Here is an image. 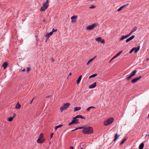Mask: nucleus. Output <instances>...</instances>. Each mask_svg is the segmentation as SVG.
Here are the masks:
<instances>
[{"mask_svg": "<svg viewBox=\"0 0 149 149\" xmlns=\"http://www.w3.org/2000/svg\"><path fill=\"white\" fill-rule=\"evenodd\" d=\"M82 132L85 134H89L93 132V128L91 127H82Z\"/></svg>", "mask_w": 149, "mask_h": 149, "instance_id": "f257e3e1", "label": "nucleus"}, {"mask_svg": "<svg viewBox=\"0 0 149 149\" xmlns=\"http://www.w3.org/2000/svg\"><path fill=\"white\" fill-rule=\"evenodd\" d=\"M49 0H47L46 2L43 3V5L42 6L40 10V11H45L47 8L48 6V3Z\"/></svg>", "mask_w": 149, "mask_h": 149, "instance_id": "f03ea898", "label": "nucleus"}, {"mask_svg": "<svg viewBox=\"0 0 149 149\" xmlns=\"http://www.w3.org/2000/svg\"><path fill=\"white\" fill-rule=\"evenodd\" d=\"M113 120L114 119L113 118H110L105 120L104 122V124L105 126L109 125L111 124Z\"/></svg>", "mask_w": 149, "mask_h": 149, "instance_id": "7ed1b4c3", "label": "nucleus"}, {"mask_svg": "<svg viewBox=\"0 0 149 149\" xmlns=\"http://www.w3.org/2000/svg\"><path fill=\"white\" fill-rule=\"evenodd\" d=\"M98 25V24L97 23L93 24L88 26L86 28V29L88 30H93Z\"/></svg>", "mask_w": 149, "mask_h": 149, "instance_id": "20e7f679", "label": "nucleus"}, {"mask_svg": "<svg viewBox=\"0 0 149 149\" xmlns=\"http://www.w3.org/2000/svg\"><path fill=\"white\" fill-rule=\"evenodd\" d=\"M70 105V103H68L64 104L63 105L60 107V110L61 111V112L63 110L66 109Z\"/></svg>", "mask_w": 149, "mask_h": 149, "instance_id": "39448f33", "label": "nucleus"}, {"mask_svg": "<svg viewBox=\"0 0 149 149\" xmlns=\"http://www.w3.org/2000/svg\"><path fill=\"white\" fill-rule=\"evenodd\" d=\"M43 135L42 134H41L38 137L37 140V142L39 143H42L44 141V139L43 138Z\"/></svg>", "mask_w": 149, "mask_h": 149, "instance_id": "423d86ee", "label": "nucleus"}, {"mask_svg": "<svg viewBox=\"0 0 149 149\" xmlns=\"http://www.w3.org/2000/svg\"><path fill=\"white\" fill-rule=\"evenodd\" d=\"M77 118L75 117L73 118V119L72 121L69 123L68 125H70L74 123L78 124L79 123L78 120L77 119Z\"/></svg>", "mask_w": 149, "mask_h": 149, "instance_id": "0eeeda50", "label": "nucleus"}, {"mask_svg": "<svg viewBox=\"0 0 149 149\" xmlns=\"http://www.w3.org/2000/svg\"><path fill=\"white\" fill-rule=\"evenodd\" d=\"M141 77H142L141 76H140L138 78L133 79L131 81V83L133 84L136 83L137 81L140 79L141 78Z\"/></svg>", "mask_w": 149, "mask_h": 149, "instance_id": "6e6552de", "label": "nucleus"}, {"mask_svg": "<svg viewBox=\"0 0 149 149\" xmlns=\"http://www.w3.org/2000/svg\"><path fill=\"white\" fill-rule=\"evenodd\" d=\"M135 36L132 35L131 37L127 39L126 41V42L127 43L130 41L132 40L134 38Z\"/></svg>", "mask_w": 149, "mask_h": 149, "instance_id": "1a4fd4ad", "label": "nucleus"}, {"mask_svg": "<svg viewBox=\"0 0 149 149\" xmlns=\"http://www.w3.org/2000/svg\"><path fill=\"white\" fill-rule=\"evenodd\" d=\"M52 34L53 33H52V32H50L47 33V34L46 35L45 37L47 39L45 42L47 41V39L50 36H51Z\"/></svg>", "mask_w": 149, "mask_h": 149, "instance_id": "9d476101", "label": "nucleus"}, {"mask_svg": "<svg viewBox=\"0 0 149 149\" xmlns=\"http://www.w3.org/2000/svg\"><path fill=\"white\" fill-rule=\"evenodd\" d=\"M96 85V82H94L92 85L89 86V88H94Z\"/></svg>", "mask_w": 149, "mask_h": 149, "instance_id": "9b49d317", "label": "nucleus"}, {"mask_svg": "<svg viewBox=\"0 0 149 149\" xmlns=\"http://www.w3.org/2000/svg\"><path fill=\"white\" fill-rule=\"evenodd\" d=\"M21 105L19 104V102L17 103L15 106V109H19L20 108Z\"/></svg>", "mask_w": 149, "mask_h": 149, "instance_id": "f8f14e48", "label": "nucleus"}, {"mask_svg": "<svg viewBox=\"0 0 149 149\" xmlns=\"http://www.w3.org/2000/svg\"><path fill=\"white\" fill-rule=\"evenodd\" d=\"M77 16H73L71 17V21L72 22H74Z\"/></svg>", "mask_w": 149, "mask_h": 149, "instance_id": "ddd939ff", "label": "nucleus"}, {"mask_svg": "<svg viewBox=\"0 0 149 149\" xmlns=\"http://www.w3.org/2000/svg\"><path fill=\"white\" fill-rule=\"evenodd\" d=\"M8 65V63L7 62H5L3 63L2 65V66L3 67L4 69H6Z\"/></svg>", "mask_w": 149, "mask_h": 149, "instance_id": "4468645a", "label": "nucleus"}, {"mask_svg": "<svg viewBox=\"0 0 149 149\" xmlns=\"http://www.w3.org/2000/svg\"><path fill=\"white\" fill-rule=\"evenodd\" d=\"M81 77H82V76L81 75H80L78 77V79H77V84H79L80 83V81L81 80Z\"/></svg>", "mask_w": 149, "mask_h": 149, "instance_id": "2eb2a0df", "label": "nucleus"}, {"mask_svg": "<svg viewBox=\"0 0 149 149\" xmlns=\"http://www.w3.org/2000/svg\"><path fill=\"white\" fill-rule=\"evenodd\" d=\"M127 37V36L126 35L125 36H122L120 38V41H122L124 39H126Z\"/></svg>", "mask_w": 149, "mask_h": 149, "instance_id": "dca6fc26", "label": "nucleus"}, {"mask_svg": "<svg viewBox=\"0 0 149 149\" xmlns=\"http://www.w3.org/2000/svg\"><path fill=\"white\" fill-rule=\"evenodd\" d=\"M123 52V51L121 50L115 56L113 57V58H116L117 57L119 56Z\"/></svg>", "mask_w": 149, "mask_h": 149, "instance_id": "f3484780", "label": "nucleus"}, {"mask_svg": "<svg viewBox=\"0 0 149 149\" xmlns=\"http://www.w3.org/2000/svg\"><path fill=\"white\" fill-rule=\"evenodd\" d=\"M96 57V56H95L93 58H91L90 60H89L86 63L87 65H88L91 62H92L93 60L94 59V58H95Z\"/></svg>", "mask_w": 149, "mask_h": 149, "instance_id": "a211bd4d", "label": "nucleus"}, {"mask_svg": "<svg viewBox=\"0 0 149 149\" xmlns=\"http://www.w3.org/2000/svg\"><path fill=\"white\" fill-rule=\"evenodd\" d=\"M144 145V144L143 143H141L139 146V149H143Z\"/></svg>", "mask_w": 149, "mask_h": 149, "instance_id": "6ab92c4d", "label": "nucleus"}, {"mask_svg": "<svg viewBox=\"0 0 149 149\" xmlns=\"http://www.w3.org/2000/svg\"><path fill=\"white\" fill-rule=\"evenodd\" d=\"M119 135H118L117 134H116V135L114 136L115 138L114 139V141L115 142L116 141V140L118 139V138L119 137Z\"/></svg>", "mask_w": 149, "mask_h": 149, "instance_id": "aec40b11", "label": "nucleus"}, {"mask_svg": "<svg viewBox=\"0 0 149 149\" xmlns=\"http://www.w3.org/2000/svg\"><path fill=\"white\" fill-rule=\"evenodd\" d=\"M63 126V125H59L56 126L55 127V128H54V130L56 131L57 129L60 127H61L62 126Z\"/></svg>", "mask_w": 149, "mask_h": 149, "instance_id": "412c9836", "label": "nucleus"}, {"mask_svg": "<svg viewBox=\"0 0 149 149\" xmlns=\"http://www.w3.org/2000/svg\"><path fill=\"white\" fill-rule=\"evenodd\" d=\"M81 109V108L80 107H77L74 108V111L79 110Z\"/></svg>", "mask_w": 149, "mask_h": 149, "instance_id": "4be33fe9", "label": "nucleus"}, {"mask_svg": "<svg viewBox=\"0 0 149 149\" xmlns=\"http://www.w3.org/2000/svg\"><path fill=\"white\" fill-rule=\"evenodd\" d=\"M137 72V70H135L134 71H133L132 73H131V74L133 76H134V75H135L136 74V72Z\"/></svg>", "mask_w": 149, "mask_h": 149, "instance_id": "5701e85b", "label": "nucleus"}, {"mask_svg": "<svg viewBox=\"0 0 149 149\" xmlns=\"http://www.w3.org/2000/svg\"><path fill=\"white\" fill-rule=\"evenodd\" d=\"M101 39H102L101 38V37H98V38H96L95 40L96 41L98 42H100V41L101 40Z\"/></svg>", "mask_w": 149, "mask_h": 149, "instance_id": "b1692460", "label": "nucleus"}, {"mask_svg": "<svg viewBox=\"0 0 149 149\" xmlns=\"http://www.w3.org/2000/svg\"><path fill=\"white\" fill-rule=\"evenodd\" d=\"M137 27L136 26L134 27L132 30L131 31L133 33L137 29Z\"/></svg>", "mask_w": 149, "mask_h": 149, "instance_id": "393cba45", "label": "nucleus"}, {"mask_svg": "<svg viewBox=\"0 0 149 149\" xmlns=\"http://www.w3.org/2000/svg\"><path fill=\"white\" fill-rule=\"evenodd\" d=\"M140 48V46H139L137 48L136 47V49L134 51V52L135 53L137 52L139 50Z\"/></svg>", "mask_w": 149, "mask_h": 149, "instance_id": "a878e982", "label": "nucleus"}, {"mask_svg": "<svg viewBox=\"0 0 149 149\" xmlns=\"http://www.w3.org/2000/svg\"><path fill=\"white\" fill-rule=\"evenodd\" d=\"M97 75V74H93L92 75H91L90 76L89 78L90 79L91 78L94 77H96Z\"/></svg>", "mask_w": 149, "mask_h": 149, "instance_id": "bb28decb", "label": "nucleus"}, {"mask_svg": "<svg viewBox=\"0 0 149 149\" xmlns=\"http://www.w3.org/2000/svg\"><path fill=\"white\" fill-rule=\"evenodd\" d=\"M13 117H11L9 118H8V121L10 122V121H11L13 120Z\"/></svg>", "mask_w": 149, "mask_h": 149, "instance_id": "cd10ccee", "label": "nucleus"}, {"mask_svg": "<svg viewBox=\"0 0 149 149\" xmlns=\"http://www.w3.org/2000/svg\"><path fill=\"white\" fill-rule=\"evenodd\" d=\"M136 48V47H133V48H132L131 50L130 51V52H129V53L131 54V53H132L135 50Z\"/></svg>", "mask_w": 149, "mask_h": 149, "instance_id": "c85d7f7f", "label": "nucleus"}, {"mask_svg": "<svg viewBox=\"0 0 149 149\" xmlns=\"http://www.w3.org/2000/svg\"><path fill=\"white\" fill-rule=\"evenodd\" d=\"M127 138H125L120 143V145H121L122 144H123L124 143L125 141L127 140Z\"/></svg>", "mask_w": 149, "mask_h": 149, "instance_id": "c756f323", "label": "nucleus"}, {"mask_svg": "<svg viewBox=\"0 0 149 149\" xmlns=\"http://www.w3.org/2000/svg\"><path fill=\"white\" fill-rule=\"evenodd\" d=\"M132 77H133V76L131 74L127 78V80H129Z\"/></svg>", "mask_w": 149, "mask_h": 149, "instance_id": "7c9ffc66", "label": "nucleus"}, {"mask_svg": "<svg viewBox=\"0 0 149 149\" xmlns=\"http://www.w3.org/2000/svg\"><path fill=\"white\" fill-rule=\"evenodd\" d=\"M129 3H127L126 5H124L122 6H121V7H120L121 8H122V9L123 8H124L126 7V6H128V5H129Z\"/></svg>", "mask_w": 149, "mask_h": 149, "instance_id": "2f4dec72", "label": "nucleus"}, {"mask_svg": "<svg viewBox=\"0 0 149 149\" xmlns=\"http://www.w3.org/2000/svg\"><path fill=\"white\" fill-rule=\"evenodd\" d=\"M132 33L131 31V32L128 34L126 35V36H127V37H129L132 34Z\"/></svg>", "mask_w": 149, "mask_h": 149, "instance_id": "473e14b6", "label": "nucleus"}, {"mask_svg": "<svg viewBox=\"0 0 149 149\" xmlns=\"http://www.w3.org/2000/svg\"><path fill=\"white\" fill-rule=\"evenodd\" d=\"M57 31V29H53L52 30V31H51V32H52V33H53V32H56Z\"/></svg>", "mask_w": 149, "mask_h": 149, "instance_id": "72a5a7b5", "label": "nucleus"}, {"mask_svg": "<svg viewBox=\"0 0 149 149\" xmlns=\"http://www.w3.org/2000/svg\"><path fill=\"white\" fill-rule=\"evenodd\" d=\"M95 6L92 5L89 7V8H91V9L94 8H95Z\"/></svg>", "mask_w": 149, "mask_h": 149, "instance_id": "f704fd0d", "label": "nucleus"}, {"mask_svg": "<svg viewBox=\"0 0 149 149\" xmlns=\"http://www.w3.org/2000/svg\"><path fill=\"white\" fill-rule=\"evenodd\" d=\"M82 127H79V128H76V129H74V130H72V131H75V130H77L78 129H82Z\"/></svg>", "mask_w": 149, "mask_h": 149, "instance_id": "c9c22d12", "label": "nucleus"}, {"mask_svg": "<svg viewBox=\"0 0 149 149\" xmlns=\"http://www.w3.org/2000/svg\"><path fill=\"white\" fill-rule=\"evenodd\" d=\"M81 115H78L77 116L75 117L77 118H81Z\"/></svg>", "mask_w": 149, "mask_h": 149, "instance_id": "e433bc0d", "label": "nucleus"}, {"mask_svg": "<svg viewBox=\"0 0 149 149\" xmlns=\"http://www.w3.org/2000/svg\"><path fill=\"white\" fill-rule=\"evenodd\" d=\"M122 8H121V7H120L119 8L118 10H117V11L118 12H120V11L122 9Z\"/></svg>", "mask_w": 149, "mask_h": 149, "instance_id": "4c0bfd02", "label": "nucleus"}, {"mask_svg": "<svg viewBox=\"0 0 149 149\" xmlns=\"http://www.w3.org/2000/svg\"><path fill=\"white\" fill-rule=\"evenodd\" d=\"M51 62L52 63H54V60L53 58H52L51 59Z\"/></svg>", "mask_w": 149, "mask_h": 149, "instance_id": "58836bf2", "label": "nucleus"}, {"mask_svg": "<svg viewBox=\"0 0 149 149\" xmlns=\"http://www.w3.org/2000/svg\"><path fill=\"white\" fill-rule=\"evenodd\" d=\"M54 134V133H52L50 134V139H51L53 136V135Z\"/></svg>", "mask_w": 149, "mask_h": 149, "instance_id": "ea45409f", "label": "nucleus"}, {"mask_svg": "<svg viewBox=\"0 0 149 149\" xmlns=\"http://www.w3.org/2000/svg\"><path fill=\"white\" fill-rule=\"evenodd\" d=\"M91 108L90 107H89L88 108H87L86 109V111H89L90 109H91Z\"/></svg>", "mask_w": 149, "mask_h": 149, "instance_id": "a19ab883", "label": "nucleus"}, {"mask_svg": "<svg viewBox=\"0 0 149 149\" xmlns=\"http://www.w3.org/2000/svg\"><path fill=\"white\" fill-rule=\"evenodd\" d=\"M100 42L102 43H104V40H101V41H100Z\"/></svg>", "mask_w": 149, "mask_h": 149, "instance_id": "79ce46f5", "label": "nucleus"}, {"mask_svg": "<svg viewBox=\"0 0 149 149\" xmlns=\"http://www.w3.org/2000/svg\"><path fill=\"white\" fill-rule=\"evenodd\" d=\"M30 70H31V68H30L28 67L27 68V72L29 71Z\"/></svg>", "mask_w": 149, "mask_h": 149, "instance_id": "37998d69", "label": "nucleus"}, {"mask_svg": "<svg viewBox=\"0 0 149 149\" xmlns=\"http://www.w3.org/2000/svg\"><path fill=\"white\" fill-rule=\"evenodd\" d=\"M70 149H73V147L72 146H70Z\"/></svg>", "mask_w": 149, "mask_h": 149, "instance_id": "c03bdc74", "label": "nucleus"}, {"mask_svg": "<svg viewBox=\"0 0 149 149\" xmlns=\"http://www.w3.org/2000/svg\"><path fill=\"white\" fill-rule=\"evenodd\" d=\"M33 99L30 102V104H32V102H33Z\"/></svg>", "mask_w": 149, "mask_h": 149, "instance_id": "a18cd8bd", "label": "nucleus"}, {"mask_svg": "<svg viewBox=\"0 0 149 149\" xmlns=\"http://www.w3.org/2000/svg\"><path fill=\"white\" fill-rule=\"evenodd\" d=\"M90 107L91 109V108H95V107H93V106Z\"/></svg>", "mask_w": 149, "mask_h": 149, "instance_id": "49530a36", "label": "nucleus"}, {"mask_svg": "<svg viewBox=\"0 0 149 149\" xmlns=\"http://www.w3.org/2000/svg\"><path fill=\"white\" fill-rule=\"evenodd\" d=\"M13 116L12 117H13V118L15 116L16 114L15 113H13Z\"/></svg>", "mask_w": 149, "mask_h": 149, "instance_id": "de8ad7c7", "label": "nucleus"}, {"mask_svg": "<svg viewBox=\"0 0 149 149\" xmlns=\"http://www.w3.org/2000/svg\"><path fill=\"white\" fill-rule=\"evenodd\" d=\"M115 58H113V57L111 59V60L109 62H110L113 59Z\"/></svg>", "mask_w": 149, "mask_h": 149, "instance_id": "09e8293b", "label": "nucleus"}, {"mask_svg": "<svg viewBox=\"0 0 149 149\" xmlns=\"http://www.w3.org/2000/svg\"><path fill=\"white\" fill-rule=\"evenodd\" d=\"M81 118H82V119H84V117L82 115H81Z\"/></svg>", "mask_w": 149, "mask_h": 149, "instance_id": "8fccbe9b", "label": "nucleus"}, {"mask_svg": "<svg viewBox=\"0 0 149 149\" xmlns=\"http://www.w3.org/2000/svg\"><path fill=\"white\" fill-rule=\"evenodd\" d=\"M25 71V69H23V70H22V71Z\"/></svg>", "mask_w": 149, "mask_h": 149, "instance_id": "3c124183", "label": "nucleus"}, {"mask_svg": "<svg viewBox=\"0 0 149 149\" xmlns=\"http://www.w3.org/2000/svg\"><path fill=\"white\" fill-rule=\"evenodd\" d=\"M71 74H72L71 73H70L69 74V76H70V75H71Z\"/></svg>", "mask_w": 149, "mask_h": 149, "instance_id": "603ef678", "label": "nucleus"}, {"mask_svg": "<svg viewBox=\"0 0 149 149\" xmlns=\"http://www.w3.org/2000/svg\"><path fill=\"white\" fill-rule=\"evenodd\" d=\"M148 118H149V114L148 115Z\"/></svg>", "mask_w": 149, "mask_h": 149, "instance_id": "864d4df0", "label": "nucleus"}, {"mask_svg": "<svg viewBox=\"0 0 149 149\" xmlns=\"http://www.w3.org/2000/svg\"><path fill=\"white\" fill-rule=\"evenodd\" d=\"M81 149H83V148H81Z\"/></svg>", "mask_w": 149, "mask_h": 149, "instance_id": "5fc2aeb1", "label": "nucleus"}, {"mask_svg": "<svg viewBox=\"0 0 149 149\" xmlns=\"http://www.w3.org/2000/svg\"><path fill=\"white\" fill-rule=\"evenodd\" d=\"M148 136H149V134L148 135Z\"/></svg>", "mask_w": 149, "mask_h": 149, "instance_id": "6e6d98bb", "label": "nucleus"}]
</instances>
